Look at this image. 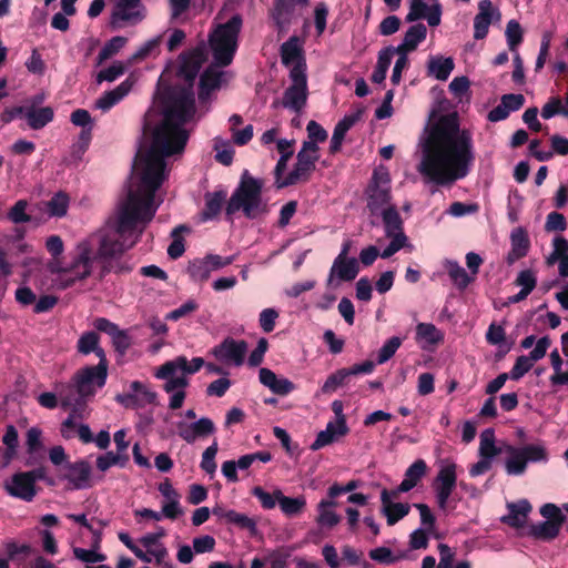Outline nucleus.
Wrapping results in <instances>:
<instances>
[{"mask_svg": "<svg viewBox=\"0 0 568 568\" xmlns=\"http://www.w3.org/2000/svg\"><path fill=\"white\" fill-rule=\"evenodd\" d=\"M184 150L182 141L178 144L152 135L151 148L136 155L135 165L141 170L140 184L135 189L129 186L116 214L109 217L102 229L77 244L70 265L57 270L63 276V287L85 281L93 274L94 267L98 268L99 281L111 273L126 275L133 271L135 263L125 253L140 241L156 213L154 199L165 180V159L182 154Z\"/></svg>", "mask_w": 568, "mask_h": 568, "instance_id": "obj_1", "label": "nucleus"}, {"mask_svg": "<svg viewBox=\"0 0 568 568\" xmlns=\"http://www.w3.org/2000/svg\"><path fill=\"white\" fill-rule=\"evenodd\" d=\"M475 160L471 134L456 113L442 115L423 145L419 173L438 185L464 179Z\"/></svg>", "mask_w": 568, "mask_h": 568, "instance_id": "obj_2", "label": "nucleus"}, {"mask_svg": "<svg viewBox=\"0 0 568 568\" xmlns=\"http://www.w3.org/2000/svg\"><path fill=\"white\" fill-rule=\"evenodd\" d=\"M162 120L154 128L153 134L160 140L166 139L183 146L190 138L184 128L196 115L194 90L190 85L172 84L165 87L159 97Z\"/></svg>", "mask_w": 568, "mask_h": 568, "instance_id": "obj_3", "label": "nucleus"}, {"mask_svg": "<svg viewBox=\"0 0 568 568\" xmlns=\"http://www.w3.org/2000/svg\"><path fill=\"white\" fill-rule=\"evenodd\" d=\"M263 181L252 176L245 170L240 183L225 205V214L231 217L242 210L244 216L250 220L257 219L268 213V205L262 197Z\"/></svg>", "mask_w": 568, "mask_h": 568, "instance_id": "obj_4", "label": "nucleus"}, {"mask_svg": "<svg viewBox=\"0 0 568 568\" xmlns=\"http://www.w3.org/2000/svg\"><path fill=\"white\" fill-rule=\"evenodd\" d=\"M242 26L243 19L241 14L236 13L210 33L209 43L217 67H227L232 63L239 48Z\"/></svg>", "mask_w": 568, "mask_h": 568, "instance_id": "obj_5", "label": "nucleus"}, {"mask_svg": "<svg viewBox=\"0 0 568 568\" xmlns=\"http://www.w3.org/2000/svg\"><path fill=\"white\" fill-rule=\"evenodd\" d=\"M291 85L284 91L281 101H274L273 106L281 104L285 109L301 112L307 103L308 87L307 73H304L300 67L290 70Z\"/></svg>", "mask_w": 568, "mask_h": 568, "instance_id": "obj_6", "label": "nucleus"}, {"mask_svg": "<svg viewBox=\"0 0 568 568\" xmlns=\"http://www.w3.org/2000/svg\"><path fill=\"white\" fill-rule=\"evenodd\" d=\"M108 378V363H98L93 366H85L79 369L72 381L73 392L81 396L93 397L97 393V388H101L105 385Z\"/></svg>", "mask_w": 568, "mask_h": 568, "instance_id": "obj_7", "label": "nucleus"}, {"mask_svg": "<svg viewBox=\"0 0 568 568\" xmlns=\"http://www.w3.org/2000/svg\"><path fill=\"white\" fill-rule=\"evenodd\" d=\"M247 353V343L244 339L225 337L220 344L212 348L214 357L225 364L241 366Z\"/></svg>", "mask_w": 568, "mask_h": 568, "instance_id": "obj_8", "label": "nucleus"}, {"mask_svg": "<svg viewBox=\"0 0 568 568\" xmlns=\"http://www.w3.org/2000/svg\"><path fill=\"white\" fill-rule=\"evenodd\" d=\"M318 159L320 155H308L304 152H298L293 170L284 178L283 182L278 183V190L301 182H308L316 170Z\"/></svg>", "mask_w": 568, "mask_h": 568, "instance_id": "obj_9", "label": "nucleus"}, {"mask_svg": "<svg viewBox=\"0 0 568 568\" xmlns=\"http://www.w3.org/2000/svg\"><path fill=\"white\" fill-rule=\"evenodd\" d=\"M156 397V393L149 389L144 383L133 381L130 384V390L118 394L115 400L125 408L136 409L144 407L146 404H154Z\"/></svg>", "mask_w": 568, "mask_h": 568, "instance_id": "obj_10", "label": "nucleus"}, {"mask_svg": "<svg viewBox=\"0 0 568 568\" xmlns=\"http://www.w3.org/2000/svg\"><path fill=\"white\" fill-rule=\"evenodd\" d=\"M457 484L456 465L448 464L442 467L434 480V489L438 507L446 509L448 499L452 496Z\"/></svg>", "mask_w": 568, "mask_h": 568, "instance_id": "obj_11", "label": "nucleus"}, {"mask_svg": "<svg viewBox=\"0 0 568 568\" xmlns=\"http://www.w3.org/2000/svg\"><path fill=\"white\" fill-rule=\"evenodd\" d=\"M179 58L181 63L176 75L184 80L183 85H190L193 89L194 81L204 61V51L201 47H196L190 51L182 52Z\"/></svg>", "mask_w": 568, "mask_h": 568, "instance_id": "obj_12", "label": "nucleus"}, {"mask_svg": "<svg viewBox=\"0 0 568 568\" xmlns=\"http://www.w3.org/2000/svg\"><path fill=\"white\" fill-rule=\"evenodd\" d=\"M443 7L438 0H434L428 6L425 0H410L409 12L405 20L406 22H415L420 19H426L430 27H437L442 21Z\"/></svg>", "mask_w": 568, "mask_h": 568, "instance_id": "obj_13", "label": "nucleus"}, {"mask_svg": "<svg viewBox=\"0 0 568 568\" xmlns=\"http://www.w3.org/2000/svg\"><path fill=\"white\" fill-rule=\"evenodd\" d=\"M400 493L402 491H397V489L388 490L386 488L381 491L382 513L386 517L388 526H394L409 514V504L393 501V499L399 497Z\"/></svg>", "mask_w": 568, "mask_h": 568, "instance_id": "obj_14", "label": "nucleus"}, {"mask_svg": "<svg viewBox=\"0 0 568 568\" xmlns=\"http://www.w3.org/2000/svg\"><path fill=\"white\" fill-rule=\"evenodd\" d=\"M205 362L202 357H193L191 362L183 355L175 357L172 361H166L155 372V377H168L172 374L181 372L185 375H192L197 373Z\"/></svg>", "mask_w": 568, "mask_h": 568, "instance_id": "obj_15", "label": "nucleus"}, {"mask_svg": "<svg viewBox=\"0 0 568 568\" xmlns=\"http://www.w3.org/2000/svg\"><path fill=\"white\" fill-rule=\"evenodd\" d=\"M4 489L10 496L28 503L32 501L38 494L32 478L23 471L13 474L11 480L6 483Z\"/></svg>", "mask_w": 568, "mask_h": 568, "instance_id": "obj_16", "label": "nucleus"}, {"mask_svg": "<svg viewBox=\"0 0 568 568\" xmlns=\"http://www.w3.org/2000/svg\"><path fill=\"white\" fill-rule=\"evenodd\" d=\"M280 55L283 65L297 68L300 67L304 73L307 71V64L304 55V50L300 44V39L292 36L288 40L282 43L280 48Z\"/></svg>", "mask_w": 568, "mask_h": 568, "instance_id": "obj_17", "label": "nucleus"}, {"mask_svg": "<svg viewBox=\"0 0 568 568\" xmlns=\"http://www.w3.org/2000/svg\"><path fill=\"white\" fill-rule=\"evenodd\" d=\"M65 473L62 478L67 479L73 489H83L89 487L91 476V466L85 459H80L74 463H67L64 465Z\"/></svg>", "mask_w": 568, "mask_h": 568, "instance_id": "obj_18", "label": "nucleus"}, {"mask_svg": "<svg viewBox=\"0 0 568 568\" xmlns=\"http://www.w3.org/2000/svg\"><path fill=\"white\" fill-rule=\"evenodd\" d=\"M88 398V396H81L80 394L73 392L72 387H67V389L59 393L61 406L70 410L67 418L77 420H82L85 418Z\"/></svg>", "mask_w": 568, "mask_h": 568, "instance_id": "obj_19", "label": "nucleus"}, {"mask_svg": "<svg viewBox=\"0 0 568 568\" xmlns=\"http://www.w3.org/2000/svg\"><path fill=\"white\" fill-rule=\"evenodd\" d=\"M18 114H22L27 120L28 125L32 130H41L49 124L54 118V111L51 106L37 108L31 106H18L16 108Z\"/></svg>", "mask_w": 568, "mask_h": 568, "instance_id": "obj_20", "label": "nucleus"}, {"mask_svg": "<svg viewBox=\"0 0 568 568\" xmlns=\"http://www.w3.org/2000/svg\"><path fill=\"white\" fill-rule=\"evenodd\" d=\"M223 72L215 67H207L200 75L197 99L200 103H206L212 92L219 90L222 84Z\"/></svg>", "mask_w": 568, "mask_h": 568, "instance_id": "obj_21", "label": "nucleus"}, {"mask_svg": "<svg viewBox=\"0 0 568 568\" xmlns=\"http://www.w3.org/2000/svg\"><path fill=\"white\" fill-rule=\"evenodd\" d=\"M511 248L506 256V263L513 265L516 261L525 257L530 248V240L524 227H516L510 234Z\"/></svg>", "mask_w": 568, "mask_h": 568, "instance_id": "obj_22", "label": "nucleus"}, {"mask_svg": "<svg viewBox=\"0 0 568 568\" xmlns=\"http://www.w3.org/2000/svg\"><path fill=\"white\" fill-rule=\"evenodd\" d=\"M258 379L262 385L270 388L275 395L286 396L295 389L293 382L285 377H277L273 371L266 367L260 369Z\"/></svg>", "mask_w": 568, "mask_h": 568, "instance_id": "obj_23", "label": "nucleus"}, {"mask_svg": "<svg viewBox=\"0 0 568 568\" xmlns=\"http://www.w3.org/2000/svg\"><path fill=\"white\" fill-rule=\"evenodd\" d=\"M227 192L224 189H220L213 192H206L204 194V207L200 213L202 222L215 220L226 202Z\"/></svg>", "mask_w": 568, "mask_h": 568, "instance_id": "obj_24", "label": "nucleus"}, {"mask_svg": "<svg viewBox=\"0 0 568 568\" xmlns=\"http://www.w3.org/2000/svg\"><path fill=\"white\" fill-rule=\"evenodd\" d=\"M507 508L509 513L501 517V523L511 528H524L532 509L530 503L527 499H521L517 503H509Z\"/></svg>", "mask_w": 568, "mask_h": 568, "instance_id": "obj_25", "label": "nucleus"}, {"mask_svg": "<svg viewBox=\"0 0 568 568\" xmlns=\"http://www.w3.org/2000/svg\"><path fill=\"white\" fill-rule=\"evenodd\" d=\"M359 272L358 261L355 257L351 258H335L329 271L327 285H331L334 276L344 282L355 280Z\"/></svg>", "mask_w": 568, "mask_h": 568, "instance_id": "obj_26", "label": "nucleus"}, {"mask_svg": "<svg viewBox=\"0 0 568 568\" xmlns=\"http://www.w3.org/2000/svg\"><path fill=\"white\" fill-rule=\"evenodd\" d=\"M495 9L490 0H481L478 3V13L474 18V38L476 40L485 39L491 24Z\"/></svg>", "mask_w": 568, "mask_h": 568, "instance_id": "obj_27", "label": "nucleus"}, {"mask_svg": "<svg viewBox=\"0 0 568 568\" xmlns=\"http://www.w3.org/2000/svg\"><path fill=\"white\" fill-rule=\"evenodd\" d=\"M133 87V81L128 78L123 82H121L113 90L104 92L97 101L95 108L102 111H108L116 103H119L131 90Z\"/></svg>", "mask_w": 568, "mask_h": 568, "instance_id": "obj_28", "label": "nucleus"}, {"mask_svg": "<svg viewBox=\"0 0 568 568\" xmlns=\"http://www.w3.org/2000/svg\"><path fill=\"white\" fill-rule=\"evenodd\" d=\"M100 336L95 331L84 332L77 343V351L82 355L94 353L99 357V363H108L105 352L99 346Z\"/></svg>", "mask_w": 568, "mask_h": 568, "instance_id": "obj_29", "label": "nucleus"}, {"mask_svg": "<svg viewBox=\"0 0 568 568\" xmlns=\"http://www.w3.org/2000/svg\"><path fill=\"white\" fill-rule=\"evenodd\" d=\"M361 111L345 115L334 128L333 136L329 144V153L335 154L341 151L344 138L347 131L359 120Z\"/></svg>", "mask_w": 568, "mask_h": 568, "instance_id": "obj_30", "label": "nucleus"}, {"mask_svg": "<svg viewBox=\"0 0 568 568\" xmlns=\"http://www.w3.org/2000/svg\"><path fill=\"white\" fill-rule=\"evenodd\" d=\"M427 465L424 459L415 460L405 471L403 481L396 488L397 491L407 493L413 489L425 476Z\"/></svg>", "mask_w": 568, "mask_h": 568, "instance_id": "obj_31", "label": "nucleus"}, {"mask_svg": "<svg viewBox=\"0 0 568 568\" xmlns=\"http://www.w3.org/2000/svg\"><path fill=\"white\" fill-rule=\"evenodd\" d=\"M561 525L554 520H545L538 524L528 526L527 536L537 540L550 541L554 540L560 532Z\"/></svg>", "mask_w": 568, "mask_h": 568, "instance_id": "obj_32", "label": "nucleus"}, {"mask_svg": "<svg viewBox=\"0 0 568 568\" xmlns=\"http://www.w3.org/2000/svg\"><path fill=\"white\" fill-rule=\"evenodd\" d=\"M508 458L505 462L506 473L510 476H520L525 474L527 469V463L523 452H519V447L508 445L506 447Z\"/></svg>", "mask_w": 568, "mask_h": 568, "instance_id": "obj_33", "label": "nucleus"}, {"mask_svg": "<svg viewBox=\"0 0 568 568\" xmlns=\"http://www.w3.org/2000/svg\"><path fill=\"white\" fill-rule=\"evenodd\" d=\"M276 496L282 513L287 517H294L301 514L306 506V499L304 496L287 497L281 489H276Z\"/></svg>", "mask_w": 568, "mask_h": 568, "instance_id": "obj_34", "label": "nucleus"}, {"mask_svg": "<svg viewBox=\"0 0 568 568\" xmlns=\"http://www.w3.org/2000/svg\"><path fill=\"white\" fill-rule=\"evenodd\" d=\"M455 64L453 58L432 57L428 61V73L433 74L439 81H446Z\"/></svg>", "mask_w": 568, "mask_h": 568, "instance_id": "obj_35", "label": "nucleus"}, {"mask_svg": "<svg viewBox=\"0 0 568 568\" xmlns=\"http://www.w3.org/2000/svg\"><path fill=\"white\" fill-rule=\"evenodd\" d=\"M367 194V206L369 207L372 213H374L381 206L387 204L390 200L389 185L368 184Z\"/></svg>", "mask_w": 568, "mask_h": 568, "instance_id": "obj_36", "label": "nucleus"}, {"mask_svg": "<svg viewBox=\"0 0 568 568\" xmlns=\"http://www.w3.org/2000/svg\"><path fill=\"white\" fill-rule=\"evenodd\" d=\"M2 443L6 448H0L4 465H8L17 455V448L19 446L18 430L13 425H7Z\"/></svg>", "mask_w": 568, "mask_h": 568, "instance_id": "obj_37", "label": "nucleus"}, {"mask_svg": "<svg viewBox=\"0 0 568 568\" xmlns=\"http://www.w3.org/2000/svg\"><path fill=\"white\" fill-rule=\"evenodd\" d=\"M382 217L386 236H395L399 233H404L403 220L395 206L390 205L384 209Z\"/></svg>", "mask_w": 568, "mask_h": 568, "instance_id": "obj_38", "label": "nucleus"}, {"mask_svg": "<svg viewBox=\"0 0 568 568\" xmlns=\"http://www.w3.org/2000/svg\"><path fill=\"white\" fill-rule=\"evenodd\" d=\"M334 500L322 499L317 505L318 516L316 523L322 527L333 528L341 521V517L331 508L335 507Z\"/></svg>", "mask_w": 568, "mask_h": 568, "instance_id": "obj_39", "label": "nucleus"}, {"mask_svg": "<svg viewBox=\"0 0 568 568\" xmlns=\"http://www.w3.org/2000/svg\"><path fill=\"white\" fill-rule=\"evenodd\" d=\"M446 270L450 280L459 291L467 288V286L475 280V277L470 276L456 261H447Z\"/></svg>", "mask_w": 568, "mask_h": 568, "instance_id": "obj_40", "label": "nucleus"}, {"mask_svg": "<svg viewBox=\"0 0 568 568\" xmlns=\"http://www.w3.org/2000/svg\"><path fill=\"white\" fill-rule=\"evenodd\" d=\"M351 377L353 376L348 367L337 369L326 378L321 390L323 394H332L338 387L347 385L349 383Z\"/></svg>", "mask_w": 568, "mask_h": 568, "instance_id": "obj_41", "label": "nucleus"}, {"mask_svg": "<svg viewBox=\"0 0 568 568\" xmlns=\"http://www.w3.org/2000/svg\"><path fill=\"white\" fill-rule=\"evenodd\" d=\"M500 454V448L495 445V432L487 428L480 434L479 455L480 457L494 458Z\"/></svg>", "mask_w": 568, "mask_h": 568, "instance_id": "obj_42", "label": "nucleus"}, {"mask_svg": "<svg viewBox=\"0 0 568 568\" xmlns=\"http://www.w3.org/2000/svg\"><path fill=\"white\" fill-rule=\"evenodd\" d=\"M226 524L233 525L242 530H247L251 536H255L257 534L256 521L247 515L237 513L233 509H230Z\"/></svg>", "mask_w": 568, "mask_h": 568, "instance_id": "obj_43", "label": "nucleus"}, {"mask_svg": "<svg viewBox=\"0 0 568 568\" xmlns=\"http://www.w3.org/2000/svg\"><path fill=\"white\" fill-rule=\"evenodd\" d=\"M416 337L418 339H425L433 345H437L444 341L443 333L430 323H419L416 326Z\"/></svg>", "mask_w": 568, "mask_h": 568, "instance_id": "obj_44", "label": "nucleus"}, {"mask_svg": "<svg viewBox=\"0 0 568 568\" xmlns=\"http://www.w3.org/2000/svg\"><path fill=\"white\" fill-rule=\"evenodd\" d=\"M141 0H119L113 11V19L129 21L139 17V12H132L140 6Z\"/></svg>", "mask_w": 568, "mask_h": 568, "instance_id": "obj_45", "label": "nucleus"}, {"mask_svg": "<svg viewBox=\"0 0 568 568\" xmlns=\"http://www.w3.org/2000/svg\"><path fill=\"white\" fill-rule=\"evenodd\" d=\"M189 231H190L189 226H186L184 224L178 225L176 227L173 229V231L171 233L173 241L171 242V244L168 247V255L172 260H178L185 252L184 240L180 236V233L189 232Z\"/></svg>", "mask_w": 568, "mask_h": 568, "instance_id": "obj_46", "label": "nucleus"}, {"mask_svg": "<svg viewBox=\"0 0 568 568\" xmlns=\"http://www.w3.org/2000/svg\"><path fill=\"white\" fill-rule=\"evenodd\" d=\"M295 4L294 0H274L273 17L277 26L290 21Z\"/></svg>", "mask_w": 568, "mask_h": 568, "instance_id": "obj_47", "label": "nucleus"}, {"mask_svg": "<svg viewBox=\"0 0 568 568\" xmlns=\"http://www.w3.org/2000/svg\"><path fill=\"white\" fill-rule=\"evenodd\" d=\"M506 40L511 52H516L517 48L524 40V30L517 20H510L506 26Z\"/></svg>", "mask_w": 568, "mask_h": 568, "instance_id": "obj_48", "label": "nucleus"}, {"mask_svg": "<svg viewBox=\"0 0 568 568\" xmlns=\"http://www.w3.org/2000/svg\"><path fill=\"white\" fill-rule=\"evenodd\" d=\"M190 277L195 282H205L211 275L210 265L206 258H195L187 266Z\"/></svg>", "mask_w": 568, "mask_h": 568, "instance_id": "obj_49", "label": "nucleus"}, {"mask_svg": "<svg viewBox=\"0 0 568 568\" xmlns=\"http://www.w3.org/2000/svg\"><path fill=\"white\" fill-rule=\"evenodd\" d=\"M427 28L423 23H416L408 28L405 32L404 41L405 45L410 47L413 50H416L418 44L426 39Z\"/></svg>", "mask_w": 568, "mask_h": 568, "instance_id": "obj_50", "label": "nucleus"}, {"mask_svg": "<svg viewBox=\"0 0 568 568\" xmlns=\"http://www.w3.org/2000/svg\"><path fill=\"white\" fill-rule=\"evenodd\" d=\"M49 213L52 216L62 217L67 214L69 206V196L64 192L55 193L47 204Z\"/></svg>", "mask_w": 568, "mask_h": 568, "instance_id": "obj_51", "label": "nucleus"}, {"mask_svg": "<svg viewBox=\"0 0 568 568\" xmlns=\"http://www.w3.org/2000/svg\"><path fill=\"white\" fill-rule=\"evenodd\" d=\"M519 452H523L526 463H546L548 460V452L545 446L537 444H529L519 447Z\"/></svg>", "mask_w": 568, "mask_h": 568, "instance_id": "obj_52", "label": "nucleus"}, {"mask_svg": "<svg viewBox=\"0 0 568 568\" xmlns=\"http://www.w3.org/2000/svg\"><path fill=\"white\" fill-rule=\"evenodd\" d=\"M368 556L372 560L383 564L392 565L404 558V555H394L390 548L377 547L369 550Z\"/></svg>", "mask_w": 568, "mask_h": 568, "instance_id": "obj_53", "label": "nucleus"}, {"mask_svg": "<svg viewBox=\"0 0 568 568\" xmlns=\"http://www.w3.org/2000/svg\"><path fill=\"white\" fill-rule=\"evenodd\" d=\"M402 339L397 336H393L385 342V344L381 347L377 355V364H384L388 359H390L396 351L400 347Z\"/></svg>", "mask_w": 568, "mask_h": 568, "instance_id": "obj_54", "label": "nucleus"}, {"mask_svg": "<svg viewBox=\"0 0 568 568\" xmlns=\"http://www.w3.org/2000/svg\"><path fill=\"white\" fill-rule=\"evenodd\" d=\"M28 202L26 200H19L8 212V219L14 224L27 223L31 221V216L27 214L26 209Z\"/></svg>", "mask_w": 568, "mask_h": 568, "instance_id": "obj_55", "label": "nucleus"}, {"mask_svg": "<svg viewBox=\"0 0 568 568\" xmlns=\"http://www.w3.org/2000/svg\"><path fill=\"white\" fill-rule=\"evenodd\" d=\"M161 40V36L148 40L132 54L131 60L134 62H139L146 59L149 55L152 54L154 50L159 48Z\"/></svg>", "mask_w": 568, "mask_h": 568, "instance_id": "obj_56", "label": "nucleus"}, {"mask_svg": "<svg viewBox=\"0 0 568 568\" xmlns=\"http://www.w3.org/2000/svg\"><path fill=\"white\" fill-rule=\"evenodd\" d=\"M216 453H217V443L214 442L211 446H209L203 455H202V460H201V468L210 474V475H213L216 470V463H215V456H216Z\"/></svg>", "mask_w": 568, "mask_h": 568, "instance_id": "obj_57", "label": "nucleus"}, {"mask_svg": "<svg viewBox=\"0 0 568 568\" xmlns=\"http://www.w3.org/2000/svg\"><path fill=\"white\" fill-rule=\"evenodd\" d=\"M125 72V68L122 62H114L106 69L101 70L97 75V82L102 83L103 81L112 82L121 77Z\"/></svg>", "mask_w": 568, "mask_h": 568, "instance_id": "obj_58", "label": "nucleus"}, {"mask_svg": "<svg viewBox=\"0 0 568 568\" xmlns=\"http://www.w3.org/2000/svg\"><path fill=\"white\" fill-rule=\"evenodd\" d=\"M98 550L99 549H94L93 547L91 549L75 547L73 548V555L77 559L87 564L102 562L106 557L105 555L98 552Z\"/></svg>", "mask_w": 568, "mask_h": 568, "instance_id": "obj_59", "label": "nucleus"}, {"mask_svg": "<svg viewBox=\"0 0 568 568\" xmlns=\"http://www.w3.org/2000/svg\"><path fill=\"white\" fill-rule=\"evenodd\" d=\"M158 379H164L165 384L163 385V389L166 393H173L174 390H183L189 385V379L186 375L182 373V375L178 376L176 374H172L168 377H156Z\"/></svg>", "mask_w": 568, "mask_h": 568, "instance_id": "obj_60", "label": "nucleus"}, {"mask_svg": "<svg viewBox=\"0 0 568 568\" xmlns=\"http://www.w3.org/2000/svg\"><path fill=\"white\" fill-rule=\"evenodd\" d=\"M268 349V342L265 337H261L256 347L251 352L247 364L251 367H257L262 364L264 355Z\"/></svg>", "mask_w": 568, "mask_h": 568, "instance_id": "obj_61", "label": "nucleus"}, {"mask_svg": "<svg viewBox=\"0 0 568 568\" xmlns=\"http://www.w3.org/2000/svg\"><path fill=\"white\" fill-rule=\"evenodd\" d=\"M534 366V363L526 355L517 357L511 371L510 377L514 381L520 379L526 373H528Z\"/></svg>", "mask_w": 568, "mask_h": 568, "instance_id": "obj_62", "label": "nucleus"}, {"mask_svg": "<svg viewBox=\"0 0 568 568\" xmlns=\"http://www.w3.org/2000/svg\"><path fill=\"white\" fill-rule=\"evenodd\" d=\"M252 495L260 500L264 509H273L277 503L276 489L273 494H270L261 486H256L252 489Z\"/></svg>", "mask_w": 568, "mask_h": 568, "instance_id": "obj_63", "label": "nucleus"}, {"mask_svg": "<svg viewBox=\"0 0 568 568\" xmlns=\"http://www.w3.org/2000/svg\"><path fill=\"white\" fill-rule=\"evenodd\" d=\"M540 515L545 517L547 520H554L561 525L566 520V516L561 513L560 508L551 503H547L540 507Z\"/></svg>", "mask_w": 568, "mask_h": 568, "instance_id": "obj_64", "label": "nucleus"}]
</instances>
